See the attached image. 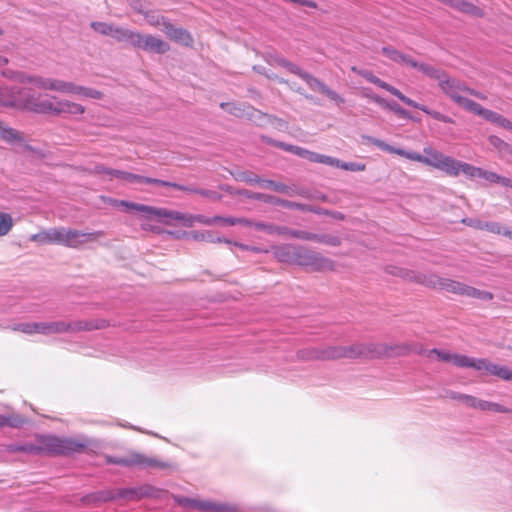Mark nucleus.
Instances as JSON below:
<instances>
[{"instance_id": "obj_12", "label": "nucleus", "mask_w": 512, "mask_h": 512, "mask_svg": "<svg viewBox=\"0 0 512 512\" xmlns=\"http://www.w3.org/2000/svg\"><path fill=\"white\" fill-rule=\"evenodd\" d=\"M161 490L150 484L138 487L121 488L115 491L116 499L140 500L143 498H157Z\"/></svg>"}, {"instance_id": "obj_50", "label": "nucleus", "mask_w": 512, "mask_h": 512, "mask_svg": "<svg viewBox=\"0 0 512 512\" xmlns=\"http://www.w3.org/2000/svg\"><path fill=\"white\" fill-rule=\"evenodd\" d=\"M159 185L164 186V187H173L174 189H177L180 191H185V192L195 193V194L198 189V188H194L191 186H186V185H182V184H178V183H174V182H170V181H165V180H160Z\"/></svg>"}, {"instance_id": "obj_51", "label": "nucleus", "mask_w": 512, "mask_h": 512, "mask_svg": "<svg viewBox=\"0 0 512 512\" xmlns=\"http://www.w3.org/2000/svg\"><path fill=\"white\" fill-rule=\"evenodd\" d=\"M99 172L109 176L110 178H117L122 181H124V175L126 174V171L106 167H100Z\"/></svg>"}, {"instance_id": "obj_52", "label": "nucleus", "mask_w": 512, "mask_h": 512, "mask_svg": "<svg viewBox=\"0 0 512 512\" xmlns=\"http://www.w3.org/2000/svg\"><path fill=\"white\" fill-rule=\"evenodd\" d=\"M386 109L393 111L396 115L403 117V118H409V113L407 110L402 108L398 103L396 102H387Z\"/></svg>"}, {"instance_id": "obj_38", "label": "nucleus", "mask_w": 512, "mask_h": 512, "mask_svg": "<svg viewBox=\"0 0 512 512\" xmlns=\"http://www.w3.org/2000/svg\"><path fill=\"white\" fill-rule=\"evenodd\" d=\"M285 234L290 237L306 240V241H319V235L315 233H311L305 230H296V229H287L285 230Z\"/></svg>"}, {"instance_id": "obj_16", "label": "nucleus", "mask_w": 512, "mask_h": 512, "mask_svg": "<svg viewBox=\"0 0 512 512\" xmlns=\"http://www.w3.org/2000/svg\"><path fill=\"white\" fill-rule=\"evenodd\" d=\"M25 94L26 88H19L17 86H0V105H23Z\"/></svg>"}, {"instance_id": "obj_8", "label": "nucleus", "mask_w": 512, "mask_h": 512, "mask_svg": "<svg viewBox=\"0 0 512 512\" xmlns=\"http://www.w3.org/2000/svg\"><path fill=\"white\" fill-rule=\"evenodd\" d=\"M294 263L300 266L310 267L312 270L316 271L326 270L332 267V262L329 259L301 246H297Z\"/></svg>"}, {"instance_id": "obj_15", "label": "nucleus", "mask_w": 512, "mask_h": 512, "mask_svg": "<svg viewBox=\"0 0 512 512\" xmlns=\"http://www.w3.org/2000/svg\"><path fill=\"white\" fill-rule=\"evenodd\" d=\"M134 47L158 54H164L170 48L169 44L162 39L153 35L143 36L140 33H138V37L135 39Z\"/></svg>"}, {"instance_id": "obj_41", "label": "nucleus", "mask_w": 512, "mask_h": 512, "mask_svg": "<svg viewBox=\"0 0 512 512\" xmlns=\"http://www.w3.org/2000/svg\"><path fill=\"white\" fill-rule=\"evenodd\" d=\"M146 21L154 27H163V21H168L165 17L159 15L156 11H145L143 14Z\"/></svg>"}, {"instance_id": "obj_2", "label": "nucleus", "mask_w": 512, "mask_h": 512, "mask_svg": "<svg viewBox=\"0 0 512 512\" xmlns=\"http://www.w3.org/2000/svg\"><path fill=\"white\" fill-rule=\"evenodd\" d=\"M372 352L371 344H353L350 346L305 348L299 350L297 355L303 360H335L340 358L369 357Z\"/></svg>"}, {"instance_id": "obj_37", "label": "nucleus", "mask_w": 512, "mask_h": 512, "mask_svg": "<svg viewBox=\"0 0 512 512\" xmlns=\"http://www.w3.org/2000/svg\"><path fill=\"white\" fill-rule=\"evenodd\" d=\"M221 108L225 111L229 112L230 114L236 116V117H242L244 115H248L249 113L246 111L247 109H250V107H246L241 104L237 103H221Z\"/></svg>"}, {"instance_id": "obj_57", "label": "nucleus", "mask_w": 512, "mask_h": 512, "mask_svg": "<svg viewBox=\"0 0 512 512\" xmlns=\"http://www.w3.org/2000/svg\"><path fill=\"white\" fill-rule=\"evenodd\" d=\"M196 194L209 198L213 201H219L222 197L217 191L208 189H197Z\"/></svg>"}, {"instance_id": "obj_7", "label": "nucleus", "mask_w": 512, "mask_h": 512, "mask_svg": "<svg viewBox=\"0 0 512 512\" xmlns=\"http://www.w3.org/2000/svg\"><path fill=\"white\" fill-rule=\"evenodd\" d=\"M121 203H122V205L132 208L138 212H142L149 217H157V218L165 217V218H170V219H174V220H179V221L184 222V224L187 226H192L194 224V222H196V220L194 218L196 215L168 211L166 209H158V208H154L151 206H147V205H143V204L129 203L126 201H122Z\"/></svg>"}, {"instance_id": "obj_61", "label": "nucleus", "mask_w": 512, "mask_h": 512, "mask_svg": "<svg viewBox=\"0 0 512 512\" xmlns=\"http://www.w3.org/2000/svg\"><path fill=\"white\" fill-rule=\"evenodd\" d=\"M194 218L196 222H199L201 224L213 225L214 223L218 222L219 216L207 217L204 215H196Z\"/></svg>"}, {"instance_id": "obj_19", "label": "nucleus", "mask_w": 512, "mask_h": 512, "mask_svg": "<svg viewBox=\"0 0 512 512\" xmlns=\"http://www.w3.org/2000/svg\"><path fill=\"white\" fill-rule=\"evenodd\" d=\"M188 236L190 238H192L193 240L195 241H203V242H208V243H221V242H225L227 244H232V242L230 240H227L225 238H222V237H219V236H216L213 232L211 231H191ZM234 246H237L243 250H252V251H256L257 249L255 247H250L248 245H244V244H241V243H237V242H234L233 243Z\"/></svg>"}, {"instance_id": "obj_35", "label": "nucleus", "mask_w": 512, "mask_h": 512, "mask_svg": "<svg viewBox=\"0 0 512 512\" xmlns=\"http://www.w3.org/2000/svg\"><path fill=\"white\" fill-rule=\"evenodd\" d=\"M235 179L240 182H244L248 185H258L261 187L263 178L259 177L257 174L251 171H242L237 173Z\"/></svg>"}, {"instance_id": "obj_48", "label": "nucleus", "mask_w": 512, "mask_h": 512, "mask_svg": "<svg viewBox=\"0 0 512 512\" xmlns=\"http://www.w3.org/2000/svg\"><path fill=\"white\" fill-rule=\"evenodd\" d=\"M363 140L373 144L374 146L378 147L379 149H381L382 151H386V152H391L392 151V147L391 145L387 144L386 142L380 140V139H377L375 137H372V136H368V135H363L362 136Z\"/></svg>"}, {"instance_id": "obj_26", "label": "nucleus", "mask_w": 512, "mask_h": 512, "mask_svg": "<svg viewBox=\"0 0 512 512\" xmlns=\"http://www.w3.org/2000/svg\"><path fill=\"white\" fill-rule=\"evenodd\" d=\"M84 111V107L78 103H74L68 100L56 101L55 114L67 113L72 115H79L83 114Z\"/></svg>"}, {"instance_id": "obj_24", "label": "nucleus", "mask_w": 512, "mask_h": 512, "mask_svg": "<svg viewBox=\"0 0 512 512\" xmlns=\"http://www.w3.org/2000/svg\"><path fill=\"white\" fill-rule=\"evenodd\" d=\"M382 53L394 62L401 63L406 66H416L414 59L411 56L401 53L391 46L382 47Z\"/></svg>"}, {"instance_id": "obj_55", "label": "nucleus", "mask_w": 512, "mask_h": 512, "mask_svg": "<svg viewBox=\"0 0 512 512\" xmlns=\"http://www.w3.org/2000/svg\"><path fill=\"white\" fill-rule=\"evenodd\" d=\"M14 330L23 332L25 334H34V322H22L15 324L13 327Z\"/></svg>"}, {"instance_id": "obj_36", "label": "nucleus", "mask_w": 512, "mask_h": 512, "mask_svg": "<svg viewBox=\"0 0 512 512\" xmlns=\"http://www.w3.org/2000/svg\"><path fill=\"white\" fill-rule=\"evenodd\" d=\"M268 203L275 205V206H280V207H283L286 209H291V210H299L300 211V209L304 208L303 203L282 199V198L272 196V195H270V198L268 199Z\"/></svg>"}, {"instance_id": "obj_46", "label": "nucleus", "mask_w": 512, "mask_h": 512, "mask_svg": "<svg viewBox=\"0 0 512 512\" xmlns=\"http://www.w3.org/2000/svg\"><path fill=\"white\" fill-rule=\"evenodd\" d=\"M114 24L105 23V22H92L91 27L98 33L105 35V36H111L112 34V28Z\"/></svg>"}, {"instance_id": "obj_33", "label": "nucleus", "mask_w": 512, "mask_h": 512, "mask_svg": "<svg viewBox=\"0 0 512 512\" xmlns=\"http://www.w3.org/2000/svg\"><path fill=\"white\" fill-rule=\"evenodd\" d=\"M463 296L476 298L483 301H490L493 299V294L489 291L480 290L465 284Z\"/></svg>"}, {"instance_id": "obj_45", "label": "nucleus", "mask_w": 512, "mask_h": 512, "mask_svg": "<svg viewBox=\"0 0 512 512\" xmlns=\"http://www.w3.org/2000/svg\"><path fill=\"white\" fill-rule=\"evenodd\" d=\"M285 185L286 184L281 183V182H277V181H273V180H269V179H263L261 188L270 189L272 191L284 194Z\"/></svg>"}, {"instance_id": "obj_49", "label": "nucleus", "mask_w": 512, "mask_h": 512, "mask_svg": "<svg viewBox=\"0 0 512 512\" xmlns=\"http://www.w3.org/2000/svg\"><path fill=\"white\" fill-rule=\"evenodd\" d=\"M339 168L346 171L359 172L364 171L366 166L360 162H345L340 160Z\"/></svg>"}, {"instance_id": "obj_58", "label": "nucleus", "mask_w": 512, "mask_h": 512, "mask_svg": "<svg viewBox=\"0 0 512 512\" xmlns=\"http://www.w3.org/2000/svg\"><path fill=\"white\" fill-rule=\"evenodd\" d=\"M25 423V419L21 416H6V426L18 428Z\"/></svg>"}, {"instance_id": "obj_1", "label": "nucleus", "mask_w": 512, "mask_h": 512, "mask_svg": "<svg viewBox=\"0 0 512 512\" xmlns=\"http://www.w3.org/2000/svg\"><path fill=\"white\" fill-rule=\"evenodd\" d=\"M90 441L87 438L58 437L55 435H41L37 437V443L11 444L10 452H24L28 454L48 453L54 455H70L81 452L88 447Z\"/></svg>"}, {"instance_id": "obj_18", "label": "nucleus", "mask_w": 512, "mask_h": 512, "mask_svg": "<svg viewBox=\"0 0 512 512\" xmlns=\"http://www.w3.org/2000/svg\"><path fill=\"white\" fill-rule=\"evenodd\" d=\"M472 113L481 116L486 121L503 129L512 130V122L508 118L497 112L482 107L479 103H477L475 110H473Z\"/></svg>"}, {"instance_id": "obj_27", "label": "nucleus", "mask_w": 512, "mask_h": 512, "mask_svg": "<svg viewBox=\"0 0 512 512\" xmlns=\"http://www.w3.org/2000/svg\"><path fill=\"white\" fill-rule=\"evenodd\" d=\"M414 63L416 64V66H410L411 68L418 69L420 72H422L427 77H429L431 79H434V80H437L438 84L440 83V81L442 80L444 75L446 74V72L443 71L442 69H439V68H437L435 66H432L430 64L419 63L415 59H414Z\"/></svg>"}, {"instance_id": "obj_21", "label": "nucleus", "mask_w": 512, "mask_h": 512, "mask_svg": "<svg viewBox=\"0 0 512 512\" xmlns=\"http://www.w3.org/2000/svg\"><path fill=\"white\" fill-rule=\"evenodd\" d=\"M427 285H430L434 288H438L441 290H445L447 292H451L454 294L462 295L464 294V288L465 284L447 279V278H438V277H431L429 281L427 282Z\"/></svg>"}, {"instance_id": "obj_17", "label": "nucleus", "mask_w": 512, "mask_h": 512, "mask_svg": "<svg viewBox=\"0 0 512 512\" xmlns=\"http://www.w3.org/2000/svg\"><path fill=\"white\" fill-rule=\"evenodd\" d=\"M161 30L169 39L184 46H190L193 42L191 34L186 29L176 27L170 21H163Z\"/></svg>"}, {"instance_id": "obj_43", "label": "nucleus", "mask_w": 512, "mask_h": 512, "mask_svg": "<svg viewBox=\"0 0 512 512\" xmlns=\"http://www.w3.org/2000/svg\"><path fill=\"white\" fill-rule=\"evenodd\" d=\"M505 229L506 226H503L501 223L496 221H485L483 225V230L496 235L504 236Z\"/></svg>"}, {"instance_id": "obj_25", "label": "nucleus", "mask_w": 512, "mask_h": 512, "mask_svg": "<svg viewBox=\"0 0 512 512\" xmlns=\"http://www.w3.org/2000/svg\"><path fill=\"white\" fill-rule=\"evenodd\" d=\"M118 42H127L134 47L135 39L138 37V32L113 25L111 36Z\"/></svg>"}, {"instance_id": "obj_29", "label": "nucleus", "mask_w": 512, "mask_h": 512, "mask_svg": "<svg viewBox=\"0 0 512 512\" xmlns=\"http://www.w3.org/2000/svg\"><path fill=\"white\" fill-rule=\"evenodd\" d=\"M196 510L210 512H227L231 510V507L228 504L222 502H213L210 500L198 499Z\"/></svg>"}, {"instance_id": "obj_62", "label": "nucleus", "mask_w": 512, "mask_h": 512, "mask_svg": "<svg viewBox=\"0 0 512 512\" xmlns=\"http://www.w3.org/2000/svg\"><path fill=\"white\" fill-rule=\"evenodd\" d=\"M129 5L138 13H145V2L143 0H127Z\"/></svg>"}, {"instance_id": "obj_9", "label": "nucleus", "mask_w": 512, "mask_h": 512, "mask_svg": "<svg viewBox=\"0 0 512 512\" xmlns=\"http://www.w3.org/2000/svg\"><path fill=\"white\" fill-rule=\"evenodd\" d=\"M21 83H29L42 90H52L69 94L72 82L41 76H30L22 74L19 78Z\"/></svg>"}, {"instance_id": "obj_47", "label": "nucleus", "mask_w": 512, "mask_h": 512, "mask_svg": "<svg viewBox=\"0 0 512 512\" xmlns=\"http://www.w3.org/2000/svg\"><path fill=\"white\" fill-rule=\"evenodd\" d=\"M174 501L183 508L196 509L198 499L186 496H174Z\"/></svg>"}, {"instance_id": "obj_3", "label": "nucleus", "mask_w": 512, "mask_h": 512, "mask_svg": "<svg viewBox=\"0 0 512 512\" xmlns=\"http://www.w3.org/2000/svg\"><path fill=\"white\" fill-rule=\"evenodd\" d=\"M438 360L443 362H452L455 366L460 368H472L477 371H485L486 373L496 376L502 380L512 381V370L506 366L494 364L485 358H473L442 350Z\"/></svg>"}, {"instance_id": "obj_20", "label": "nucleus", "mask_w": 512, "mask_h": 512, "mask_svg": "<svg viewBox=\"0 0 512 512\" xmlns=\"http://www.w3.org/2000/svg\"><path fill=\"white\" fill-rule=\"evenodd\" d=\"M65 227L50 228L33 236V240L41 243L65 245Z\"/></svg>"}, {"instance_id": "obj_13", "label": "nucleus", "mask_w": 512, "mask_h": 512, "mask_svg": "<svg viewBox=\"0 0 512 512\" xmlns=\"http://www.w3.org/2000/svg\"><path fill=\"white\" fill-rule=\"evenodd\" d=\"M424 153V162L423 164L434 167L438 170L445 172L446 174H450V172H454V158L444 155L443 153L433 150L431 148H425Z\"/></svg>"}, {"instance_id": "obj_39", "label": "nucleus", "mask_w": 512, "mask_h": 512, "mask_svg": "<svg viewBox=\"0 0 512 512\" xmlns=\"http://www.w3.org/2000/svg\"><path fill=\"white\" fill-rule=\"evenodd\" d=\"M390 153L396 154L398 156L404 157L409 160L417 161L420 163L424 162V156L415 151H407L402 148L392 147V151Z\"/></svg>"}, {"instance_id": "obj_5", "label": "nucleus", "mask_w": 512, "mask_h": 512, "mask_svg": "<svg viewBox=\"0 0 512 512\" xmlns=\"http://www.w3.org/2000/svg\"><path fill=\"white\" fill-rule=\"evenodd\" d=\"M438 86L443 91V93H445L452 101H454L466 111L472 113V111L475 110L477 102L462 96V94H466V90H468V86H466L462 81L450 77L446 73Z\"/></svg>"}, {"instance_id": "obj_28", "label": "nucleus", "mask_w": 512, "mask_h": 512, "mask_svg": "<svg viewBox=\"0 0 512 512\" xmlns=\"http://www.w3.org/2000/svg\"><path fill=\"white\" fill-rule=\"evenodd\" d=\"M116 499L115 491L113 490H103L88 494L82 498L84 503H98V502H108Z\"/></svg>"}, {"instance_id": "obj_59", "label": "nucleus", "mask_w": 512, "mask_h": 512, "mask_svg": "<svg viewBox=\"0 0 512 512\" xmlns=\"http://www.w3.org/2000/svg\"><path fill=\"white\" fill-rule=\"evenodd\" d=\"M479 178L485 179L488 182L491 183H497L499 180V175L492 171H487L481 168V173Z\"/></svg>"}, {"instance_id": "obj_64", "label": "nucleus", "mask_w": 512, "mask_h": 512, "mask_svg": "<svg viewBox=\"0 0 512 512\" xmlns=\"http://www.w3.org/2000/svg\"><path fill=\"white\" fill-rule=\"evenodd\" d=\"M285 230H286L285 227H280V226H276L273 224H266L265 232L268 234H279L280 235V234H284Z\"/></svg>"}, {"instance_id": "obj_60", "label": "nucleus", "mask_w": 512, "mask_h": 512, "mask_svg": "<svg viewBox=\"0 0 512 512\" xmlns=\"http://www.w3.org/2000/svg\"><path fill=\"white\" fill-rule=\"evenodd\" d=\"M462 222L469 227L483 230V225L485 221H482L478 218H464Z\"/></svg>"}, {"instance_id": "obj_56", "label": "nucleus", "mask_w": 512, "mask_h": 512, "mask_svg": "<svg viewBox=\"0 0 512 512\" xmlns=\"http://www.w3.org/2000/svg\"><path fill=\"white\" fill-rule=\"evenodd\" d=\"M322 94L326 95L329 99L336 102V104L341 105L344 103V98L339 95L336 91L330 89L328 86L324 89Z\"/></svg>"}, {"instance_id": "obj_54", "label": "nucleus", "mask_w": 512, "mask_h": 512, "mask_svg": "<svg viewBox=\"0 0 512 512\" xmlns=\"http://www.w3.org/2000/svg\"><path fill=\"white\" fill-rule=\"evenodd\" d=\"M240 194L247 198L263 201L265 203H268V199L270 198V195L258 192H251L249 190H243L242 192H240Z\"/></svg>"}, {"instance_id": "obj_23", "label": "nucleus", "mask_w": 512, "mask_h": 512, "mask_svg": "<svg viewBox=\"0 0 512 512\" xmlns=\"http://www.w3.org/2000/svg\"><path fill=\"white\" fill-rule=\"evenodd\" d=\"M297 245L283 244L274 248V254L280 262L294 263Z\"/></svg>"}, {"instance_id": "obj_6", "label": "nucleus", "mask_w": 512, "mask_h": 512, "mask_svg": "<svg viewBox=\"0 0 512 512\" xmlns=\"http://www.w3.org/2000/svg\"><path fill=\"white\" fill-rule=\"evenodd\" d=\"M106 462L124 467L138 466L141 468H155L160 470L168 469L171 467L169 462L138 452L130 453L126 457L107 456Z\"/></svg>"}, {"instance_id": "obj_14", "label": "nucleus", "mask_w": 512, "mask_h": 512, "mask_svg": "<svg viewBox=\"0 0 512 512\" xmlns=\"http://www.w3.org/2000/svg\"><path fill=\"white\" fill-rule=\"evenodd\" d=\"M103 235L100 231L83 232L77 229L66 228L65 245L71 248H78L84 243L98 240Z\"/></svg>"}, {"instance_id": "obj_11", "label": "nucleus", "mask_w": 512, "mask_h": 512, "mask_svg": "<svg viewBox=\"0 0 512 512\" xmlns=\"http://www.w3.org/2000/svg\"><path fill=\"white\" fill-rule=\"evenodd\" d=\"M55 97L36 96L30 89H26L23 106L29 110L38 113H55L56 106Z\"/></svg>"}, {"instance_id": "obj_10", "label": "nucleus", "mask_w": 512, "mask_h": 512, "mask_svg": "<svg viewBox=\"0 0 512 512\" xmlns=\"http://www.w3.org/2000/svg\"><path fill=\"white\" fill-rule=\"evenodd\" d=\"M101 327L102 325L94 324L91 321H50L47 322V334L53 335L78 331H90Z\"/></svg>"}, {"instance_id": "obj_22", "label": "nucleus", "mask_w": 512, "mask_h": 512, "mask_svg": "<svg viewBox=\"0 0 512 512\" xmlns=\"http://www.w3.org/2000/svg\"><path fill=\"white\" fill-rule=\"evenodd\" d=\"M454 169H452L454 172H450V176H458L460 173L464 174L470 179L479 178L481 173V168L475 167L471 164L459 161L454 159L453 164Z\"/></svg>"}, {"instance_id": "obj_30", "label": "nucleus", "mask_w": 512, "mask_h": 512, "mask_svg": "<svg viewBox=\"0 0 512 512\" xmlns=\"http://www.w3.org/2000/svg\"><path fill=\"white\" fill-rule=\"evenodd\" d=\"M69 94L78 95L85 98L92 99H100L102 97V93L96 89L76 85L72 82V86Z\"/></svg>"}, {"instance_id": "obj_32", "label": "nucleus", "mask_w": 512, "mask_h": 512, "mask_svg": "<svg viewBox=\"0 0 512 512\" xmlns=\"http://www.w3.org/2000/svg\"><path fill=\"white\" fill-rule=\"evenodd\" d=\"M124 182H126L128 184H139V185H143V184H156V185H159L160 179L146 177V176H142V175L126 172V174L124 175Z\"/></svg>"}, {"instance_id": "obj_44", "label": "nucleus", "mask_w": 512, "mask_h": 512, "mask_svg": "<svg viewBox=\"0 0 512 512\" xmlns=\"http://www.w3.org/2000/svg\"><path fill=\"white\" fill-rule=\"evenodd\" d=\"M13 226L12 218L9 214L1 213L0 217V236L9 233Z\"/></svg>"}, {"instance_id": "obj_63", "label": "nucleus", "mask_w": 512, "mask_h": 512, "mask_svg": "<svg viewBox=\"0 0 512 512\" xmlns=\"http://www.w3.org/2000/svg\"><path fill=\"white\" fill-rule=\"evenodd\" d=\"M464 396H465V394L460 393V392H456V391H453V390H446L444 392V395H443L444 398H449V399H452V400H456V401H458L460 403H462Z\"/></svg>"}, {"instance_id": "obj_40", "label": "nucleus", "mask_w": 512, "mask_h": 512, "mask_svg": "<svg viewBox=\"0 0 512 512\" xmlns=\"http://www.w3.org/2000/svg\"><path fill=\"white\" fill-rule=\"evenodd\" d=\"M284 194L289 197L300 196V197L307 198V199H309L311 197V193L308 189L303 188V187H298L296 185H292V186L285 185Z\"/></svg>"}, {"instance_id": "obj_31", "label": "nucleus", "mask_w": 512, "mask_h": 512, "mask_svg": "<svg viewBox=\"0 0 512 512\" xmlns=\"http://www.w3.org/2000/svg\"><path fill=\"white\" fill-rule=\"evenodd\" d=\"M0 137L10 143V144H13V143H16V142H21L22 141V136L21 134L11 128V127H8L6 126L3 122L0 121Z\"/></svg>"}, {"instance_id": "obj_53", "label": "nucleus", "mask_w": 512, "mask_h": 512, "mask_svg": "<svg viewBox=\"0 0 512 512\" xmlns=\"http://www.w3.org/2000/svg\"><path fill=\"white\" fill-rule=\"evenodd\" d=\"M283 66L291 73L299 76L301 79H305V76L304 75H307L308 72H305L304 70H302L298 65L292 63V62H289V61H283Z\"/></svg>"}, {"instance_id": "obj_34", "label": "nucleus", "mask_w": 512, "mask_h": 512, "mask_svg": "<svg viewBox=\"0 0 512 512\" xmlns=\"http://www.w3.org/2000/svg\"><path fill=\"white\" fill-rule=\"evenodd\" d=\"M273 145L276 146V147H279L285 151H288V152H291L297 156H300L304 159H307L309 158L310 156V153L311 151L305 149V148H302V147H299V146H294V145H290V144H286L284 142H278V141H274L273 142Z\"/></svg>"}, {"instance_id": "obj_4", "label": "nucleus", "mask_w": 512, "mask_h": 512, "mask_svg": "<svg viewBox=\"0 0 512 512\" xmlns=\"http://www.w3.org/2000/svg\"><path fill=\"white\" fill-rule=\"evenodd\" d=\"M358 74L361 77H363L364 79H366L368 82L376 85L379 88L386 90L393 96L397 97L404 104L423 111L425 114L431 116L433 119H435L437 121H440L443 123H452V119L449 116H447L441 112H438L436 110L429 109L427 106L419 104L418 102L405 96L399 89H397L396 87L390 85L389 83L381 80L379 77L374 75L371 71L363 69V70H359Z\"/></svg>"}, {"instance_id": "obj_42", "label": "nucleus", "mask_w": 512, "mask_h": 512, "mask_svg": "<svg viewBox=\"0 0 512 512\" xmlns=\"http://www.w3.org/2000/svg\"><path fill=\"white\" fill-rule=\"evenodd\" d=\"M304 76H305L304 81L307 83V85L312 90H316V91H319L320 93H322L324 91V89L327 87V85L324 82H322L321 80H319L318 78L314 77L313 75H311L309 73Z\"/></svg>"}]
</instances>
